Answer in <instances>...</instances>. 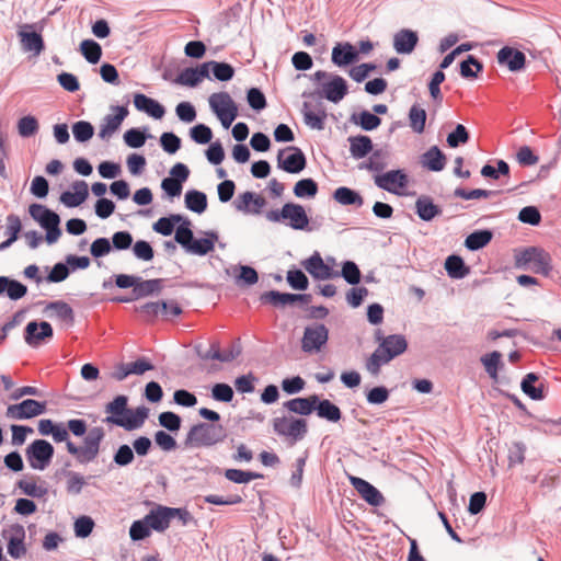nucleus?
Masks as SVG:
<instances>
[{
    "mask_svg": "<svg viewBox=\"0 0 561 561\" xmlns=\"http://www.w3.org/2000/svg\"><path fill=\"white\" fill-rule=\"evenodd\" d=\"M104 411L107 414L104 423L123 427L128 432L140 428L149 416V409L145 405L129 409L128 397L125 394L116 396L105 405Z\"/></svg>",
    "mask_w": 561,
    "mask_h": 561,
    "instance_id": "obj_1",
    "label": "nucleus"
},
{
    "mask_svg": "<svg viewBox=\"0 0 561 561\" xmlns=\"http://www.w3.org/2000/svg\"><path fill=\"white\" fill-rule=\"evenodd\" d=\"M226 436L227 432L222 425L201 422L190 428L184 445L188 448L211 447L224 442Z\"/></svg>",
    "mask_w": 561,
    "mask_h": 561,
    "instance_id": "obj_2",
    "label": "nucleus"
},
{
    "mask_svg": "<svg viewBox=\"0 0 561 561\" xmlns=\"http://www.w3.org/2000/svg\"><path fill=\"white\" fill-rule=\"evenodd\" d=\"M515 266L519 270L531 271L536 274L549 276L552 271L550 254L538 247H528L515 251Z\"/></svg>",
    "mask_w": 561,
    "mask_h": 561,
    "instance_id": "obj_3",
    "label": "nucleus"
},
{
    "mask_svg": "<svg viewBox=\"0 0 561 561\" xmlns=\"http://www.w3.org/2000/svg\"><path fill=\"white\" fill-rule=\"evenodd\" d=\"M265 218L271 222H285L294 230L311 231L309 227V217L302 205L296 203H286L280 209H271L265 213Z\"/></svg>",
    "mask_w": 561,
    "mask_h": 561,
    "instance_id": "obj_4",
    "label": "nucleus"
},
{
    "mask_svg": "<svg viewBox=\"0 0 561 561\" xmlns=\"http://www.w3.org/2000/svg\"><path fill=\"white\" fill-rule=\"evenodd\" d=\"M272 424L274 433L284 437L290 446L302 440L308 433L307 421L291 414L274 417Z\"/></svg>",
    "mask_w": 561,
    "mask_h": 561,
    "instance_id": "obj_5",
    "label": "nucleus"
},
{
    "mask_svg": "<svg viewBox=\"0 0 561 561\" xmlns=\"http://www.w3.org/2000/svg\"><path fill=\"white\" fill-rule=\"evenodd\" d=\"M83 438V446H77L73 443L68 444V453L77 458L80 463L93 461L99 453L100 445L105 436L103 427H92Z\"/></svg>",
    "mask_w": 561,
    "mask_h": 561,
    "instance_id": "obj_6",
    "label": "nucleus"
},
{
    "mask_svg": "<svg viewBox=\"0 0 561 561\" xmlns=\"http://www.w3.org/2000/svg\"><path fill=\"white\" fill-rule=\"evenodd\" d=\"M209 107L225 128H229L239 115L238 105L228 92L213 93Z\"/></svg>",
    "mask_w": 561,
    "mask_h": 561,
    "instance_id": "obj_7",
    "label": "nucleus"
},
{
    "mask_svg": "<svg viewBox=\"0 0 561 561\" xmlns=\"http://www.w3.org/2000/svg\"><path fill=\"white\" fill-rule=\"evenodd\" d=\"M54 454V446L46 439H35L25 449L30 467L38 471L45 470L50 465Z\"/></svg>",
    "mask_w": 561,
    "mask_h": 561,
    "instance_id": "obj_8",
    "label": "nucleus"
},
{
    "mask_svg": "<svg viewBox=\"0 0 561 561\" xmlns=\"http://www.w3.org/2000/svg\"><path fill=\"white\" fill-rule=\"evenodd\" d=\"M47 410L46 401H37L34 399H25L20 403L10 404L7 408L5 416L11 420H30L42 415Z\"/></svg>",
    "mask_w": 561,
    "mask_h": 561,
    "instance_id": "obj_9",
    "label": "nucleus"
},
{
    "mask_svg": "<svg viewBox=\"0 0 561 561\" xmlns=\"http://www.w3.org/2000/svg\"><path fill=\"white\" fill-rule=\"evenodd\" d=\"M306 156L298 147L290 146L280 149L277 153V168L287 173L298 174L306 169Z\"/></svg>",
    "mask_w": 561,
    "mask_h": 561,
    "instance_id": "obj_10",
    "label": "nucleus"
},
{
    "mask_svg": "<svg viewBox=\"0 0 561 561\" xmlns=\"http://www.w3.org/2000/svg\"><path fill=\"white\" fill-rule=\"evenodd\" d=\"M329 330L322 323H313L305 328L301 339V350L305 353H317L327 344Z\"/></svg>",
    "mask_w": 561,
    "mask_h": 561,
    "instance_id": "obj_11",
    "label": "nucleus"
},
{
    "mask_svg": "<svg viewBox=\"0 0 561 561\" xmlns=\"http://www.w3.org/2000/svg\"><path fill=\"white\" fill-rule=\"evenodd\" d=\"M374 182L377 187L383 191L392 194H400V190L408 186L409 178L403 170L398 169L375 175Z\"/></svg>",
    "mask_w": 561,
    "mask_h": 561,
    "instance_id": "obj_12",
    "label": "nucleus"
},
{
    "mask_svg": "<svg viewBox=\"0 0 561 561\" xmlns=\"http://www.w3.org/2000/svg\"><path fill=\"white\" fill-rule=\"evenodd\" d=\"M311 299L312 296L310 294H291L282 293L278 290L265 291L260 296V301L262 304H270L273 307H285L296 302L307 305L311 301Z\"/></svg>",
    "mask_w": 561,
    "mask_h": 561,
    "instance_id": "obj_13",
    "label": "nucleus"
},
{
    "mask_svg": "<svg viewBox=\"0 0 561 561\" xmlns=\"http://www.w3.org/2000/svg\"><path fill=\"white\" fill-rule=\"evenodd\" d=\"M54 336V330L47 321H30L24 330L25 343L32 347H37L46 340H50Z\"/></svg>",
    "mask_w": 561,
    "mask_h": 561,
    "instance_id": "obj_14",
    "label": "nucleus"
},
{
    "mask_svg": "<svg viewBox=\"0 0 561 561\" xmlns=\"http://www.w3.org/2000/svg\"><path fill=\"white\" fill-rule=\"evenodd\" d=\"M302 266L314 278L319 280L332 279L340 276L339 271L333 270L324 263L321 254L314 251L311 256L302 261Z\"/></svg>",
    "mask_w": 561,
    "mask_h": 561,
    "instance_id": "obj_15",
    "label": "nucleus"
},
{
    "mask_svg": "<svg viewBox=\"0 0 561 561\" xmlns=\"http://www.w3.org/2000/svg\"><path fill=\"white\" fill-rule=\"evenodd\" d=\"M321 88L322 90L319 92L320 96L335 104L342 101L348 93L346 80L339 75L330 76V79L323 82Z\"/></svg>",
    "mask_w": 561,
    "mask_h": 561,
    "instance_id": "obj_16",
    "label": "nucleus"
},
{
    "mask_svg": "<svg viewBox=\"0 0 561 561\" xmlns=\"http://www.w3.org/2000/svg\"><path fill=\"white\" fill-rule=\"evenodd\" d=\"M350 482L352 486L358 492L360 497L365 500L371 506H380L385 502L382 493L368 481L359 478L350 476Z\"/></svg>",
    "mask_w": 561,
    "mask_h": 561,
    "instance_id": "obj_17",
    "label": "nucleus"
},
{
    "mask_svg": "<svg viewBox=\"0 0 561 561\" xmlns=\"http://www.w3.org/2000/svg\"><path fill=\"white\" fill-rule=\"evenodd\" d=\"M358 60L359 51L348 42L336 43L332 48L331 61L340 68L354 65Z\"/></svg>",
    "mask_w": 561,
    "mask_h": 561,
    "instance_id": "obj_18",
    "label": "nucleus"
},
{
    "mask_svg": "<svg viewBox=\"0 0 561 561\" xmlns=\"http://www.w3.org/2000/svg\"><path fill=\"white\" fill-rule=\"evenodd\" d=\"M112 110L116 112L115 115L107 114L104 116L100 126L99 137L103 140L108 139L122 125L123 121L128 115V108L126 106H112Z\"/></svg>",
    "mask_w": 561,
    "mask_h": 561,
    "instance_id": "obj_19",
    "label": "nucleus"
},
{
    "mask_svg": "<svg viewBox=\"0 0 561 561\" xmlns=\"http://www.w3.org/2000/svg\"><path fill=\"white\" fill-rule=\"evenodd\" d=\"M497 62L506 66L510 71L517 72L525 68L526 55L511 46H504L497 53Z\"/></svg>",
    "mask_w": 561,
    "mask_h": 561,
    "instance_id": "obj_20",
    "label": "nucleus"
},
{
    "mask_svg": "<svg viewBox=\"0 0 561 561\" xmlns=\"http://www.w3.org/2000/svg\"><path fill=\"white\" fill-rule=\"evenodd\" d=\"M301 113L305 124L311 129L323 130L325 127L327 112L322 103L312 106L308 102H304Z\"/></svg>",
    "mask_w": 561,
    "mask_h": 561,
    "instance_id": "obj_21",
    "label": "nucleus"
},
{
    "mask_svg": "<svg viewBox=\"0 0 561 561\" xmlns=\"http://www.w3.org/2000/svg\"><path fill=\"white\" fill-rule=\"evenodd\" d=\"M419 44V34L411 28H401L393 35V48L398 54L409 55Z\"/></svg>",
    "mask_w": 561,
    "mask_h": 561,
    "instance_id": "obj_22",
    "label": "nucleus"
},
{
    "mask_svg": "<svg viewBox=\"0 0 561 561\" xmlns=\"http://www.w3.org/2000/svg\"><path fill=\"white\" fill-rule=\"evenodd\" d=\"M44 312L47 317L56 318L68 328L75 324L73 309L62 300L48 302L44 309Z\"/></svg>",
    "mask_w": 561,
    "mask_h": 561,
    "instance_id": "obj_23",
    "label": "nucleus"
},
{
    "mask_svg": "<svg viewBox=\"0 0 561 561\" xmlns=\"http://www.w3.org/2000/svg\"><path fill=\"white\" fill-rule=\"evenodd\" d=\"M134 106L154 119H161L165 114V107L161 103L144 93L134 94Z\"/></svg>",
    "mask_w": 561,
    "mask_h": 561,
    "instance_id": "obj_24",
    "label": "nucleus"
},
{
    "mask_svg": "<svg viewBox=\"0 0 561 561\" xmlns=\"http://www.w3.org/2000/svg\"><path fill=\"white\" fill-rule=\"evenodd\" d=\"M171 507L157 505L156 508L151 510L146 516V523L149 524L152 530L162 533L169 528L171 523Z\"/></svg>",
    "mask_w": 561,
    "mask_h": 561,
    "instance_id": "obj_25",
    "label": "nucleus"
},
{
    "mask_svg": "<svg viewBox=\"0 0 561 561\" xmlns=\"http://www.w3.org/2000/svg\"><path fill=\"white\" fill-rule=\"evenodd\" d=\"M73 192L65 191L60 195V202L69 207L75 208L80 206L89 196V187L84 181H76L72 183Z\"/></svg>",
    "mask_w": 561,
    "mask_h": 561,
    "instance_id": "obj_26",
    "label": "nucleus"
},
{
    "mask_svg": "<svg viewBox=\"0 0 561 561\" xmlns=\"http://www.w3.org/2000/svg\"><path fill=\"white\" fill-rule=\"evenodd\" d=\"M207 78V65L204 62L195 68L183 69L173 80L175 84L195 88L203 79Z\"/></svg>",
    "mask_w": 561,
    "mask_h": 561,
    "instance_id": "obj_27",
    "label": "nucleus"
},
{
    "mask_svg": "<svg viewBox=\"0 0 561 561\" xmlns=\"http://www.w3.org/2000/svg\"><path fill=\"white\" fill-rule=\"evenodd\" d=\"M164 279L162 278H152V279H142L138 276V282L135 284V288L131 290L135 300L159 295L163 289Z\"/></svg>",
    "mask_w": 561,
    "mask_h": 561,
    "instance_id": "obj_28",
    "label": "nucleus"
},
{
    "mask_svg": "<svg viewBox=\"0 0 561 561\" xmlns=\"http://www.w3.org/2000/svg\"><path fill=\"white\" fill-rule=\"evenodd\" d=\"M446 160V154L437 146L430 147L420 158L422 167L433 172L443 171Z\"/></svg>",
    "mask_w": 561,
    "mask_h": 561,
    "instance_id": "obj_29",
    "label": "nucleus"
},
{
    "mask_svg": "<svg viewBox=\"0 0 561 561\" xmlns=\"http://www.w3.org/2000/svg\"><path fill=\"white\" fill-rule=\"evenodd\" d=\"M31 217L44 229L56 222H60L59 215L42 204H32L28 207Z\"/></svg>",
    "mask_w": 561,
    "mask_h": 561,
    "instance_id": "obj_30",
    "label": "nucleus"
},
{
    "mask_svg": "<svg viewBox=\"0 0 561 561\" xmlns=\"http://www.w3.org/2000/svg\"><path fill=\"white\" fill-rule=\"evenodd\" d=\"M317 394H312L306 398L298 397L290 399L283 403V407L290 413L307 416L310 415L316 407Z\"/></svg>",
    "mask_w": 561,
    "mask_h": 561,
    "instance_id": "obj_31",
    "label": "nucleus"
},
{
    "mask_svg": "<svg viewBox=\"0 0 561 561\" xmlns=\"http://www.w3.org/2000/svg\"><path fill=\"white\" fill-rule=\"evenodd\" d=\"M378 346L393 359L407 351L408 341L402 334H390Z\"/></svg>",
    "mask_w": 561,
    "mask_h": 561,
    "instance_id": "obj_32",
    "label": "nucleus"
},
{
    "mask_svg": "<svg viewBox=\"0 0 561 561\" xmlns=\"http://www.w3.org/2000/svg\"><path fill=\"white\" fill-rule=\"evenodd\" d=\"M350 153L354 159H363L367 157L374 149L373 140L366 135L350 136Z\"/></svg>",
    "mask_w": 561,
    "mask_h": 561,
    "instance_id": "obj_33",
    "label": "nucleus"
},
{
    "mask_svg": "<svg viewBox=\"0 0 561 561\" xmlns=\"http://www.w3.org/2000/svg\"><path fill=\"white\" fill-rule=\"evenodd\" d=\"M415 213L423 221H431L442 214V208L430 196L421 195L415 201Z\"/></svg>",
    "mask_w": 561,
    "mask_h": 561,
    "instance_id": "obj_34",
    "label": "nucleus"
},
{
    "mask_svg": "<svg viewBox=\"0 0 561 561\" xmlns=\"http://www.w3.org/2000/svg\"><path fill=\"white\" fill-rule=\"evenodd\" d=\"M316 407L314 411L320 419L332 423H336L342 419L341 409L329 399H321L317 396Z\"/></svg>",
    "mask_w": 561,
    "mask_h": 561,
    "instance_id": "obj_35",
    "label": "nucleus"
},
{
    "mask_svg": "<svg viewBox=\"0 0 561 561\" xmlns=\"http://www.w3.org/2000/svg\"><path fill=\"white\" fill-rule=\"evenodd\" d=\"M19 36L24 51H31L38 56L45 49V43L39 33L21 30L19 31Z\"/></svg>",
    "mask_w": 561,
    "mask_h": 561,
    "instance_id": "obj_36",
    "label": "nucleus"
},
{
    "mask_svg": "<svg viewBox=\"0 0 561 561\" xmlns=\"http://www.w3.org/2000/svg\"><path fill=\"white\" fill-rule=\"evenodd\" d=\"M538 380L539 376L536 373H528L520 382L522 391L533 400L546 398L545 385L540 382L538 386H535Z\"/></svg>",
    "mask_w": 561,
    "mask_h": 561,
    "instance_id": "obj_37",
    "label": "nucleus"
},
{
    "mask_svg": "<svg viewBox=\"0 0 561 561\" xmlns=\"http://www.w3.org/2000/svg\"><path fill=\"white\" fill-rule=\"evenodd\" d=\"M445 270L448 276L454 279H462L470 273V268L466 265L463 259L457 254L447 256Z\"/></svg>",
    "mask_w": 561,
    "mask_h": 561,
    "instance_id": "obj_38",
    "label": "nucleus"
},
{
    "mask_svg": "<svg viewBox=\"0 0 561 561\" xmlns=\"http://www.w3.org/2000/svg\"><path fill=\"white\" fill-rule=\"evenodd\" d=\"M493 238L490 229L474 230L465 239V247L470 251H478L488 245Z\"/></svg>",
    "mask_w": 561,
    "mask_h": 561,
    "instance_id": "obj_39",
    "label": "nucleus"
},
{
    "mask_svg": "<svg viewBox=\"0 0 561 561\" xmlns=\"http://www.w3.org/2000/svg\"><path fill=\"white\" fill-rule=\"evenodd\" d=\"M350 121L365 131H371L378 128L381 124V118L367 110H363L359 113H353Z\"/></svg>",
    "mask_w": 561,
    "mask_h": 561,
    "instance_id": "obj_40",
    "label": "nucleus"
},
{
    "mask_svg": "<svg viewBox=\"0 0 561 561\" xmlns=\"http://www.w3.org/2000/svg\"><path fill=\"white\" fill-rule=\"evenodd\" d=\"M333 198L336 203L343 206H357L360 207L364 204L362 195L346 186L337 187L333 193Z\"/></svg>",
    "mask_w": 561,
    "mask_h": 561,
    "instance_id": "obj_41",
    "label": "nucleus"
},
{
    "mask_svg": "<svg viewBox=\"0 0 561 561\" xmlns=\"http://www.w3.org/2000/svg\"><path fill=\"white\" fill-rule=\"evenodd\" d=\"M185 207L196 214H203L207 209V195L197 190H188L184 196Z\"/></svg>",
    "mask_w": 561,
    "mask_h": 561,
    "instance_id": "obj_42",
    "label": "nucleus"
},
{
    "mask_svg": "<svg viewBox=\"0 0 561 561\" xmlns=\"http://www.w3.org/2000/svg\"><path fill=\"white\" fill-rule=\"evenodd\" d=\"M368 160L360 163L359 169H365L374 172H381L388 165L389 152L383 149H376L370 152Z\"/></svg>",
    "mask_w": 561,
    "mask_h": 561,
    "instance_id": "obj_43",
    "label": "nucleus"
},
{
    "mask_svg": "<svg viewBox=\"0 0 561 561\" xmlns=\"http://www.w3.org/2000/svg\"><path fill=\"white\" fill-rule=\"evenodd\" d=\"M481 364L483 365L485 373L489 377L496 381L499 377V370L504 366L502 362V354L499 351H493L488 353L480 358Z\"/></svg>",
    "mask_w": 561,
    "mask_h": 561,
    "instance_id": "obj_44",
    "label": "nucleus"
},
{
    "mask_svg": "<svg viewBox=\"0 0 561 561\" xmlns=\"http://www.w3.org/2000/svg\"><path fill=\"white\" fill-rule=\"evenodd\" d=\"M13 530H14V535L9 539V542H8V553L13 559H19L26 552V549H25V546L23 542L24 537H25V531H24L23 526H21V525H15L13 527Z\"/></svg>",
    "mask_w": 561,
    "mask_h": 561,
    "instance_id": "obj_45",
    "label": "nucleus"
},
{
    "mask_svg": "<svg viewBox=\"0 0 561 561\" xmlns=\"http://www.w3.org/2000/svg\"><path fill=\"white\" fill-rule=\"evenodd\" d=\"M204 65H207V78H209V70L218 81H229L234 76V68L228 62L211 60Z\"/></svg>",
    "mask_w": 561,
    "mask_h": 561,
    "instance_id": "obj_46",
    "label": "nucleus"
},
{
    "mask_svg": "<svg viewBox=\"0 0 561 561\" xmlns=\"http://www.w3.org/2000/svg\"><path fill=\"white\" fill-rule=\"evenodd\" d=\"M391 360L392 358L378 346L367 358L365 367L371 376L377 377L380 374L381 366L390 363Z\"/></svg>",
    "mask_w": 561,
    "mask_h": 561,
    "instance_id": "obj_47",
    "label": "nucleus"
},
{
    "mask_svg": "<svg viewBox=\"0 0 561 561\" xmlns=\"http://www.w3.org/2000/svg\"><path fill=\"white\" fill-rule=\"evenodd\" d=\"M391 360L392 358L378 346L367 358L365 367L371 376L377 377L380 374L381 366L390 363Z\"/></svg>",
    "mask_w": 561,
    "mask_h": 561,
    "instance_id": "obj_48",
    "label": "nucleus"
},
{
    "mask_svg": "<svg viewBox=\"0 0 561 561\" xmlns=\"http://www.w3.org/2000/svg\"><path fill=\"white\" fill-rule=\"evenodd\" d=\"M168 301L146 302L139 307H135L136 312L144 314L147 321L154 320L158 314L168 316Z\"/></svg>",
    "mask_w": 561,
    "mask_h": 561,
    "instance_id": "obj_49",
    "label": "nucleus"
},
{
    "mask_svg": "<svg viewBox=\"0 0 561 561\" xmlns=\"http://www.w3.org/2000/svg\"><path fill=\"white\" fill-rule=\"evenodd\" d=\"M184 220V216L180 214H172L167 217L159 218L152 226V229L162 236H170L174 231L175 225Z\"/></svg>",
    "mask_w": 561,
    "mask_h": 561,
    "instance_id": "obj_50",
    "label": "nucleus"
},
{
    "mask_svg": "<svg viewBox=\"0 0 561 561\" xmlns=\"http://www.w3.org/2000/svg\"><path fill=\"white\" fill-rule=\"evenodd\" d=\"M409 125L416 134H422L425 129L426 112L419 104H413L409 110Z\"/></svg>",
    "mask_w": 561,
    "mask_h": 561,
    "instance_id": "obj_51",
    "label": "nucleus"
},
{
    "mask_svg": "<svg viewBox=\"0 0 561 561\" xmlns=\"http://www.w3.org/2000/svg\"><path fill=\"white\" fill-rule=\"evenodd\" d=\"M318 190V183L311 178H306L296 182L293 192L298 198H313Z\"/></svg>",
    "mask_w": 561,
    "mask_h": 561,
    "instance_id": "obj_52",
    "label": "nucleus"
},
{
    "mask_svg": "<svg viewBox=\"0 0 561 561\" xmlns=\"http://www.w3.org/2000/svg\"><path fill=\"white\" fill-rule=\"evenodd\" d=\"M80 50L85 60L92 65L98 64L102 57V47L93 39L82 41L80 44Z\"/></svg>",
    "mask_w": 561,
    "mask_h": 561,
    "instance_id": "obj_53",
    "label": "nucleus"
},
{
    "mask_svg": "<svg viewBox=\"0 0 561 561\" xmlns=\"http://www.w3.org/2000/svg\"><path fill=\"white\" fill-rule=\"evenodd\" d=\"M151 137L150 134H147V129H140V128H129L124 133L123 139L126 146L129 148H140L142 147L147 139Z\"/></svg>",
    "mask_w": 561,
    "mask_h": 561,
    "instance_id": "obj_54",
    "label": "nucleus"
},
{
    "mask_svg": "<svg viewBox=\"0 0 561 561\" xmlns=\"http://www.w3.org/2000/svg\"><path fill=\"white\" fill-rule=\"evenodd\" d=\"M482 70V62L473 55H468L467 58L460 62V76L465 79H474Z\"/></svg>",
    "mask_w": 561,
    "mask_h": 561,
    "instance_id": "obj_55",
    "label": "nucleus"
},
{
    "mask_svg": "<svg viewBox=\"0 0 561 561\" xmlns=\"http://www.w3.org/2000/svg\"><path fill=\"white\" fill-rule=\"evenodd\" d=\"M225 478L233 483L245 484L255 479H262L263 474L253 472V471H244L241 469H226Z\"/></svg>",
    "mask_w": 561,
    "mask_h": 561,
    "instance_id": "obj_56",
    "label": "nucleus"
},
{
    "mask_svg": "<svg viewBox=\"0 0 561 561\" xmlns=\"http://www.w3.org/2000/svg\"><path fill=\"white\" fill-rule=\"evenodd\" d=\"M191 221L186 217L181 220L179 227L175 230L174 241L179 243L184 250L187 249L191 241H193V230L191 229Z\"/></svg>",
    "mask_w": 561,
    "mask_h": 561,
    "instance_id": "obj_57",
    "label": "nucleus"
},
{
    "mask_svg": "<svg viewBox=\"0 0 561 561\" xmlns=\"http://www.w3.org/2000/svg\"><path fill=\"white\" fill-rule=\"evenodd\" d=\"M72 134L78 142H87L94 135V127L88 121H78L72 124Z\"/></svg>",
    "mask_w": 561,
    "mask_h": 561,
    "instance_id": "obj_58",
    "label": "nucleus"
},
{
    "mask_svg": "<svg viewBox=\"0 0 561 561\" xmlns=\"http://www.w3.org/2000/svg\"><path fill=\"white\" fill-rule=\"evenodd\" d=\"M340 276L350 285H357L360 282L362 273L357 264L353 261H345L342 263Z\"/></svg>",
    "mask_w": 561,
    "mask_h": 561,
    "instance_id": "obj_59",
    "label": "nucleus"
},
{
    "mask_svg": "<svg viewBox=\"0 0 561 561\" xmlns=\"http://www.w3.org/2000/svg\"><path fill=\"white\" fill-rule=\"evenodd\" d=\"M38 121L33 115L23 116L18 122V131L19 135L23 138L34 136L38 131Z\"/></svg>",
    "mask_w": 561,
    "mask_h": 561,
    "instance_id": "obj_60",
    "label": "nucleus"
},
{
    "mask_svg": "<svg viewBox=\"0 0 561 561\" xmlns=\"http://www.w3.org/2000/svg\"><path fill=\"white\" fill-rule=\"evenodd\" d=\"M470 134L462 124H457L455 129L448 134L447 144L450 148H457L460 145H465L469 141Z\"/></svg>",
    "mask_w": 561,
    "mask_h": 561,
    "instance_id": "obj_61",
    "label": "nucleus"
},
{
    "mask_svg": "<svg viewBox=\"0 0 561 561\" xmlns=\"http://www.w3.org/2000/svg\"><path fill=\"white\" fill-rule=\"evenodd\" d=\"M159 424L169 432H179L182 425V419L172 411L161 412L158 416Z\"/></svg>",
    "mask_w": 561,
    "mask_h": 561,
    "instance_id": "obj_62",
    "label": "nucleus"
},
{
    "mask_svg": "<svg viewBox=\"0 0 561 561\" xmlns=\"http://www.w3.org/2000/svg\"><path fill=\"white\" fill-rule=\"evenodd\" d=\"M286 279L288 285L295 290H306L309 286L308 277L299 268L289 270Z\"/></svg>",
    "mask_w": 561,
    "mask_h": 561,
    "instance_id": "obj_63",
    "label": "nucleus"
},
{
    "mask_svg": "<svg viewBox=\"0 0 561 561\" xmlns=\"http://www.w3.org/2000/svg\"><path fill=\"white\" fill-rule=\"evenodd\" d=\"M190 136L196 144L206 145L211 140L213 131L209 126L199 123L190 129Z\"/></svg>",
    "mask_w": 561,
    "mask_h": 561,
    "instance_id": "obj_64",
    "label": "nucleus"
}]
</instances>
